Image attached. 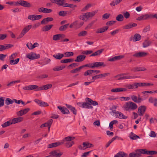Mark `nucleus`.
<instances>
[{
    "label": "nucleus",
    "instance_id": "4",
    "mask_svg": "<svg viewBox=\"0 0 157 157\" xmlns=\"http://www.w3.org/2000/svg\"><path fill=\"white\" fill-rule=\"evenodd\" d=\"M32 26V25H28L24 28L21 33L19 36V38H21L29 31Z\"/></svg>",
    "mask_w": 157,
    "mask_h": 157
},
{
    "label": "nucleus",
    "instance_id": "18",
    "mask_svg": "<svg viewBox=\"0 0 157 157\" xmlns=\"http://www.w3.org/2000/svg\"><path fill=\"white\" fill-rule=\"evenodd\" d=\"M86 56L84 55H80L78 56L75 61L76 62H80L83 61L85 59Z\"/></svg>",
    "mask_w": 157,
    "mask_h": 157
},
{
    "label": "nucleus",
    "instance_id": "53",
    "mask_svg": "<svg viewBox=\"0 0 157 157\" xmlns=\"http://www.w3.org/2000/svg\"><path fill=\"white\" fill-rule=\"evenodd\" d=\"M53 121L52 119H51L49 120L46 123L47 124L48 127V130L49 131H50V129L51 127V125Z\"/></svg>",
    "mask_w": 157,
    "mask_h": 157
},
{
    "label": "nucleus",
    "instance_id": "1",
    "mask_svg": "<svg viewBox=\"0 0 157 157\" xmlns=\"http://www.w3.org/2000/svg\"><path fill=\"white\" fill-rule=\"evenodd\" d=\"M137 107V105L134 102L132 101H128L126 102L124 106V108L127 111L134 110Z\"/></svg>",
    "mask_w": 157,
    "mask_h": 157
},
{
    "label": "nucleus",
    "instance_id": "43",
    "mask_svg": "<svg viewBox=\"0 0 157 157\" xmlns=\"http://www.w3.org/2000/svg\"><path fill=\"white\" fill-rule=\"evenodd\" d=\"M31 90H41V88L36 85H31Z\"/></svg>",
    "mask_w": 157,
    "mask_h": 157
},
{
    "label": "nucleus",
    "instance_id": "2",
    "mask_svg": "<svg viewBox=\"0 0 157 157\" xmlns=\"http://www.w3.org/2000/svg\"><path fill=\"white\" fill-rule=\"evenodd\" d=\"M152 17L155 18L157 19V13L154 15L145 14L142 15L136 18V20L138 21L144 20L148 19L149 18H151Z\"/></svg>",
    "mask_w": 157,
    "mask_h": 157
},
{
    "label": "nucleus",
    "instance_id": "14",
    "mask_svg": "<svg viewBox=\"0 0 157 157\" xmlns=\"http://www.w3.org/2000/svg\"><path fill=\"white\" fill-rule=\"evenodd\" d=\"M57 151L54 150L50 152V154L51 155L52 157H60L63 154L62 152H58Z\"/></svg>",
    "mask_w": 157,
    "mask_h": 157
},
{
    "label": "nucleus",
    "instance_id": "41",
    "mask_svg": "<svg viewBox=\"0 0 157 157\" xmlns=\"http://www.w3.org/2000/svg\"><path fill=\"white\" fill-rule=\"evenodd\" d=\"M130 139L132 140H136L138 138H139V136L136 135L134 134L132 132H131L129 136Z\"/></svg>",
    "mask_w": 157,
    "mask_h": 157
},
{
    "label": "nucleus",
    "instance_id": "62",
    "mask_svg": "<svg viewBox=\"0 0 157 157\" xmlns=\"http://www.w3.org/2000/svg\"><path fill=\"white\" fill-rule=\"evenodd\" d=\"M43 13H48L51 12L52 10L50 9L46 8H44Z\"/></svg>",
    "mask_w": 157,
    "mask_h": 157
},
{
    "label": "nucleus",
    "instance_id": "45",
    "mask_svg": "<svg viewBox=\"0 0 157 157\" xmlns=\"http://www.w3.org/2000/svg\"><path fill=\"white\" fill-rule=\"evenodd\" d=\"M69 25V24H67L65 25H62L59 28V30L61 31H64L66 30L67 29V28L68 25Z\"/></svg>",
    "mask_w": 157,
    "mask_h": 157
},
{
    "label": "nucleus",
    "instance_id": "23",
    "mask_svg": "<svg viewBox=\"0 0 157 157\" xmlns=\"http://www.w3.org/2000/svg\"><path fill=\"white\" fill-rule=\"evenodd\" d=\"M124 56L123 55L118 56H115L112 58H110L109 59V61L111 62H113L117 60L120 59L124 57Z\"/></svg>",
    "mask_w": 157,
    "mask_h": 157
},
{
    "label": "nucleus",
    "instance_id": "50",
    "mask_svg": "<svg viewBox=\"0 0 157 157\" xmlns=\"http://www.w3.org/2000/svg\"><path fill=\"white\" fill-rule=\"evenodd\" d=\"M52 84H47L43 86L42 87H40L41 88V90H47L50 88L52 87Z\"/></svg>",
    "mask_w": 157,
    "mask_h": 157
},
{
    "label": "nucleus",
    "instance_id": "29",
    "mask_svg": "<svg viewBox=\"0 0 157 157\" xmlns=\"http://www.w3.org/2000/svg\"><path fill=\"white\" fill-rule=\"evenodd\" d=\"M103 51V49L99 50L91 54L90 55V56H99L102 52Z\"/></svg>",
    "mask_w": 157,
    "mask_h": 157
},
{
    "label": "nucleus",
    "instance_id": "63",
    "mask_svg": "<svg viewBox=\"0 0 157 157\" xmlns=\"http://www.w3.org/2000/svg\"><path fill=\"white\" fill-rule=\"evenodd\" d=\"M67 14V12L66 11H61L59 12V16H65Z\"/></svg>",
    "mask_w": 157,
    "mask_h": 157
},
{
    "label": "nucleus",
    "instance_id": "6",
    "mask_svg": "<svg viewBox=\"0 0 157 157\" xmlns=\"http://www.w3.org/2000/svg\"><path fill=\"white\" fill-rule=\"evenodd\" d=\"M18 5H20L24 7L29 8L32 6V5L28 2L22 0L18 1Z\"/></svg>",
    "mask_w": 157,
    "mask_h": 157
},
{
    "label": "nucleus",
    "instance_id": "58",
    "mask_svg": "<svg viewBox=\"0 0 157 157\" xmlns=\"http://www.w3.org/2000/svg\"><path fill=\"white\" fill-rule=\"evenodd\" d=\"M52 39L53 40L56 41L60 39L59 34H57L54 35Z\"/></svg>",
    "mask_w": 157,
    "mask_h": 157
},
{
    "label": "nucleus",
    "instance_id": "35",
    "mask_svg": "<svg viewBox=\"0 0 157 157\" xmlns=\"http://www.w3.org/2000/svg\"><path fill=\"white\" fill-rule=\"evenodd\" d=\"M21 82L20 80L12 81L9 82L7 85L8 87H10L14 86L16 83Z\"/></svg>",
    "mask_w": 157,
    "mask_h": 157
},
{
    "label": "nucleus",
    "instance_id": "19",
    "mask_svg": "<svg viewBox=\"0 0 157 157\" xmlns=\"http://www.w3.org/2000/svg\"><path fill=\"white\" fill-rule=\"evenodd\" d=\"M57 107L63 114H67L69 113V111L65 107H62L61 106H58Z\"/></svg>",
    "mask_w": 157,
    "mask_h": 157
},
{
    "label": "nucleus",
    "instance_id": "28",
    "mask_svg": "<svg viewBox=\"0 0 157 157\" xmlns=\"http://www.w3.org/2000/svg\"><path fill=\"white\" fill-rule=\"evenodd\" d=\"M53 26V25H46L42 28V30L44 32L47 31L50 29Z\"/></svg>",
    "mask_w": 157,
    "mask_h": 157
},
{
    "label": "nucleus",
    "instance_id": "44",
    "mask_svg": "<svg viewBox=\"0 0 157 157\" xmlns=\"http://www.w3.org/2000/svg\"><path fill=\"white\" fill-rule=\"evenodd\" d=\"M13 103V100H12L10 98H6L5 100V104L7 105H8L10 104H12Z\"/></svg>",
    "mask_w": 157,
    "mask_h": 157
},
{
    "label": "nucleus",
    "instance_id": "25",
    "mask_svg": "<svg viewBox=\"0 0 157 157\" xmlns=\"http://www.w3.org/2000/svg\"><path fill=\"white\" fill-rule=\"evenodd\" d=\"M128 155L123 151H119L114 157H128Z\"/></svg>",
    "mask_w": 157,
    "mask_h": 157
},
{
    "label": "nucleus",
    "instance_id": "21",
    "mask_svg": "<svg viewBox=\"0 0 157 157\" xmlns=\"http://www.w3.org/2000/svg\"><path fill=\"white\" fill-rule=\"evenodd\" d=\"M137 25V24L135 23H131L125 25L122 27L123 29H130L134 27H136Z\"/></svg>",
    "mask_w": 157,
    "mask_h": 157
},
{
    "label": "nucleus",
    "instance_id": "5",
    "mask_svg": "<svg viewBox=\"0 0 157 157\" xmlns=\"http://www.w3.org/2000/svg\"><path fill=\"white\" fill-rule=\"evenodd\" d=\"M130 98L132 101L136 103H140L143 100V99L138 94V97L134 95H131Z\"/></svg>",
    "mask_w": 157,
    "mask_h": 157
},
{
    "label": "nucleus",
    "instance_id": "57",
    "mask_svg": "<svg viewBox=\"0 0 157 157\" xmlns=\"http://www.w3.org/2000/svg\"><path fill=\"white\" fill-rule=\"evenodd\" d=\"M17 55V53H13L9 57V60L10 61L11 60L14 59Z\"/></svg>",
    "mask_w": 157,
    "mask_h": 157
},
{
    "label": "nucleus",
    "instance_id": "42",
    "mask_svg": "<svg viewBox=\"0 0 157 157\" xmlns=\"http://www.w3.org/2000/svg\"><path fill=\"white\" fill-rule=\"evenodd\" d=\"M140 35L138 34H135L134 36L133 40L134 41L140 40L141 39Z\"/></svg>",
    "mask_w": 157,
    "mask_h": 157
},
{
    "label": "nucleus",
    "instance_id": "47",
    "mask_svg": "<svg viewBox=\"0 0 157 157\" xmlns=\"http://www.w3.org/2000/svg\"><path fill=\"white\" fill-rule=\"evenodd\" d=\"M6 4H9L11 6H18V1L17 2H8L6 3Z\"/></svg>",
    "mask_w": 157,
    "mask_h": 157
},
{
    "label": "nucleus",
    "instance_id": "24",
    "mask_svg": "<svg viewBox=\"0 0 157 157\" xmlns=\"http://www.w3.org/2000/svg\"><path fill=\"white\" fill-rule=\"evenodd\" d=\"M147 53L144 52H139L133 55V56L136 57H144L147 55Z\"/></svg>",
    "mask_w": 157,
    "mask_h": 157
},
{
    "label": "nucleus",
    "instance_id": "20",
    "mask_svg": "<svg viewBox=\"0 0 157 157\" xmlns=\"http://www.w3.org/2000/svg\"><path fill=\"white\" fill-rule=\"evenodd\" d=\"M115 117L117 118H118L121 119H126L127 117L124 115L123 113L120 112H117V114L115 115Z\"/></svg>",
    "mask_w": 157,
    "mask_h": 157
},
{
    "label": "nucleus",
    "instance_id": "64",
    "mask_svg": "<svg viewBox=\"0 0 157 157\" xmlns=\"http://www.w3.org/2000/svg\"><path fill=\"white\" fill-rule=\"evenodd\" d=\"M89 144L90 143L88 142H85L83 143V145L84 146L85 149L86 148H90Z\"/></svg>",
    "mask_w": 157,
    "mask_h": 157
},
{
    "label": "nucleus",
    "instance_id": "60",
    "mask_svg": "<svg viewBox=\"0 0 157 157\" xmlns=\"http://www.w3.org/2000/svg\"><path fill=\"white\" fill-rule=\"evenodd\" d=\"M13 46V45L10 44H6L4 45V48H3V50L7 49L10 48Z\"/></svg>",
    "mask_w": 157,
    "mask_h": 157
},
{
    "label": "nucleus",
    "instance_id": "15",
    "mask_svg": "<svg viewBox=\"0 0 157 157\" xmlns=\"http://www.w3.org/2000/svg\"><path fill=\"white\" fill-rule=\"evenodd\" d=\"M146 109V107L145 106H141L139 107L138 113L140 116H143L144 113Z\"/></svg>",
    "mask_w": 157,
    "mask_h": 157
},
{
    "label": "nucleus",
    "instance_id": "33",
    "mask_svg": "<svg viewBox=\"0 0 157 157\" xmlns=\"http://www.w3.org/2000/svg\"><path fill=\"white\" fill-rule=\"evenodd\" d=\"M53 57L56 59H60L64 57V55L63 54L58 53L56 54H54L53 56Z\"/></svg>",
    "mask_w": 157,
    "mask_h": 157
},
{
    "label": "nucleus",
    "instance_id": "40",
    "mask_svg": "<svg viewBox=\"0 0 157 157\" xmlns=\"http://www.w3.org/2000/svg\"><path fill=\"white\" fill-rule=\"evenodd\" d=\"M74 60L72 59H62L60 61V63H68L72 62L74 61Z\"/></svg>",
    "mask_w": 157,
    "mask_h": 157
},
{
    "label": "nucleus",
    "instance_id": "38",
    "mask_svg": "<svg viewBox=\"0 0 157 157\" xmlns=\"http://www.w3.org/2000/svg\"><path fill=\"white\" fill-rule=\"evenodd\" d=\"M122 0H113L110 3V5L111 6H114L119 4Z\"/></svg>",
    "mask_w": 157,
    "mask_h": 157
},
{
    "label": "nucleus",
    "instance_id": "9",
    "mask_svg": "<svg viewBox=\"0 0 157 157\" xmlns=\"http://www.w3.org/2000/svg\"><path fill=\"white\" fill-rule=\"evenodd\" d=\"M128 74L127 73H125L123 74H121L120 76L121 78H120L119 79H121V80H123L126 79H131L136 78L135 76H125Z\"/></svg>",
    "mask_w": 157,
    "mask_h": 157
},
{
    "label": "nucleus",
    "instance_id": "59",
    "mask_svg": "<svg viewBox=\"0 0 157 157\" xmlns=\"http://www.w3.org/2000/svg\"><path fill=\"white\" fill-rule=\"evenodd\" d=\"M64 54L67 57H71L73 56L74 53L72 52H65Z\"/></svg>",
    "mask_w": 157,
    "mask_h": 157
},
{
    "label": "nucleus",
    "instance_id": "8",
    "mask_svg": "<svg viewBox=\"0 0 157 157\" xmlns=\"http://www.w3.org/2000/svg\"><path fill=\"white\" fill-rule=\"evenodd\" d=\"M42 16L40 15H31L28 16V18L32 21H35L40 19Z\"/></svg>",
    "mask_w": 157,
    "mask_h": 157
},
{
    "label": "nucleus",
    "instance_id": "10",
    "mask_svg": "<svg viewBox=\"0 0 157 157\" xmlns=\"http://www.w3.org/2000/svg\"><path fill=\"white\" fill-rule=\"evenodd\" d=\"M34 101L36 103L40 106L41 107L48 106L49 105L47 102L43 101H42L39 100L37 99H35Z\"/></svg>",
    "mask_w": 157,
    "mask_h": 157
},
{
    "label": "nucleus",
    "instance_id": "22",
    "mask_svg": "<svg viewBox=\"0 0 157 157\" xmlns=\"http://www.w3.org/2000/svg\"><path fill=\"white\" fill-rule=\"evenodd\" d=\"M109 27L107 26H104L102 28L98 29L96 33H103L106 31L108 29Z\"/></svg>",
    "mask_w": 157,
    "mask_h": 157
},
{
    "label": "nucleus",
    "instance_id": "55",
    "mask_svg": "<svg viewBox=\"0 0 157 157\" xmlns=\"http://www.w3.org/2000/svg\"><path fill=\"white\" fill-rule=\"evenodd\" d=\"M64 7H67L70 8H75L77 6L76 5L65 3L64 5Z\"/></svg>",
    "mask_w": 157,
    "mask_h": 157
},
{
    "label": "nucleus",
    "instance_id": "36",
    "mask_svg": "<svg viewBox=\"0 0 157 157\" xmlns=\"http://www.w3.org/2000/svg\"><path fill=\"white\" fill-rule=\"evenodd\" d=\"M151 44V42L147 40H145L143 43V47L146 48L149 46Z\"/></svg>",
    "mask_w": 157,
    "mask_h": 157
},
{
    "label": "nucleus",
    "instance_id": "56",
    "mask_svg": "<svg viewBox=\"0 0 157 157\" xmlns=\"http://www.w3.org/2000/svg\"><path fill=\"white\" fill-rule=\"evenodd\" d=\"M82 68L84 67H88L92 68H93V63L89 64H86L85 65L81 66Z\"/></svg>",
    "mask_w": 157,
    "mask_h": 157
},
{
    "label": "nucleus",
    "instance_id": "32",
    "mask_svg": "<svg viewBox=\"0 0 157 157\" xmlns=\"http://www.w3.org/2000/svg\"><path fill=\"white\" fill-rule=\"evenodd\" d=\"M65 67L64 65H61L60 66H56L53 68V70L54 71H58L62 70Z\"/></svg>",
    "mask_w": 157,
    "mask_h": 157
},
{
    "label": "nucleus",
    "instance_id": "13",
    "mask_svg": "<svg viewBox=\"0 0 157 157\" xmlns=\"http://www.w3.org/2000/svg\"><path fill=\"white\" fill-rule=\"evenodd\" d=\"M98 12L97 10L93 11L92 12H87L85 13L86 19H88L90 18L93 17Z\"/></svg>",
    "mask_w": 157,
    "mask_h": 157
},
{
    "label": "nucleus",
    "instance_id": "30",
    "mask_svg": "<svg viewBox=\"0 0 157 157\" xmlns=\"http://www.w3.org/2000/svg\"><path fill=\"white\" fill-rule=\"evenodd\" d=\"M73 27H75L76 29H78L80 28V26H78V21H76L71 24L70 25V28H72Z\"/></svg>",
    "mask_w": 157,
    "mask_h": 157
},
{
    "label": "nucleus",
    "instance_id": "46",
    "mask_svg": "<svg viewBox=\"0 0 157 157\" xmlns=\"http://www.w3.org/2000/svg\"><path fill=\"white\" fill-rule=\"evenodd\" d=\"M12 124L11 121H7L2 124L3 128H5Z\"/></svg>",
    "mask_w": 157,
    "mask_h": 157
},
{
    "label": "nucleus",
    "instance_id": "12",
    "mask_svg": "<svg viewBox=\"0 0 157 157\" xmlns=\"http://www.w3.org/2000/svg\"><path fill=\"white\" fill-rule=\"evenodd\" d=\"M53 3H55L59 6H62L64 7L65 4V0H50Z\"/></svg>",
    "mask_w": 157,
    "mask_h": 157
},
{
    "label": "nucleus",
    "instance_id": "26",
    "mask_svg": "<svg viewBox=\"0 0 157 157\" xmlns=\"http://www.w3.org/2000/svg\"><path fill=\"white\" fill-rule=\"evenodd\" d=\"M66 105L74 114L76 115L77 114V110L75 107H73L71 105H70L66 104Z\"/></svg>",
    "mask_w": 157,
    "mask_h": 157
},
{
    "label": "nucleus",
    "instance_id": "27",
    "mask_svg": "<svg viewBox=\"0 0 157 157\" xmlns=\"http://www.w3.org/2000/svg\"><path fill=\"white\" fill-rule=\"evenodd\" d=\"M23 118L22 117H18L13 118L11 121L12 124H15L16 123L21 122L23 120Z\"/></svg>",
    "mask_w": 157,
    "mask_h": 157
},
{
    "label": "nucleus",
    "instance_id": "52",
    "mask_svg": "<svg viewBox=\"0 0 157 157\" xmlns=\"http://www.w3.org/2000/svg\"><path fill=\"white\" fill-rule=\"evenodd\" d=\"M74 144V142L73 141H71V142H67L65 143V145L66 147H71Z\"/></svg>",
    "mask_w": 157,
    "mask_h": 157
},
{
    "label": "nucleus",
    "instance_id": "48",
    "mask_svg": "<svg viewBox=\"0 0 157 157\" xmlns=\"http://www.w3.org/2000/svg\"><path fill=\"white\" fill-rule=\"evenodd\" d=\"M116 20L119 21H121L124 20V17L122 14L118 15L116 17Z\"/></svg>",
    "mask_w": 157,
    "mask_h": 157
},
{
    "label": "nucleus",
    "instance_id": "17",
    "mask_svg": "<svg viewBox=\"0 0 157 157\" xmlns=\"http://www.w3.org/2000/svg\"><path fill=\"white\" fill-rule=\"evenodd\" d=\"M127 90V89L125 88H118L112 89L111 90V91L113 92L117 93L121 92L126 91Z\"/></svg>",
    "mask_w": 157,
    "mask_h": 157
},
{
    "label": "nucleus",
    "instance_id": "39",
    "mask_svg": "<svg viewBox=\"0 0 157 157\" xmlns=\"http://www.w3.org/2000/svg\"><path fill=\"white\" fill-rule=\"evenodd\" d=\"M93 108V106L90 104L86 102H84L83 108L86 109H92Z\"/></svg>",
    "mask_w": 157,
    "mask_h": 157
},
{
    "label": "nucleus",
    "instance_id": "61",
    "mask_svg": "<svg viewBox=\"0 0 157 157\" xmlns=\"http://www.w3.org/2000/svg\"><path fill=\"white\" fill-rule=\"evenodd\" d=\"M93 52L92 50H86L83 51L82 53L84 55H89L91 54Z\"/></svg>",
    "mask_w": 157,
    "mask_h": 157
},
{
    "label": "nucleus",
    "instance_id": "3",
    "mask_svg": "<svg viewBox=\"0 0 157 157\" xmlns=\"http://www.w3.org/2000/svg\"><path fill=\"white\" fill-rule=\"evenodd\" d=\"M26 57L31 60H34L39 59L40 57L39 54H36L34 52H30L27 54Z\"/></svg>",
    "mask_w": 157,
    "mask_h": 157
},
{
    "label": "nucleus",
    "instance_id": "31",
    "mask_svg": "<svg viewBox=\"0 0 157 157\" xmlns=\"http://www.w3.org/2000/svg\"><path fill=\"white\" fill-rule=\"evenodd\" d=\"M146 69L144 68H142L140 67H136L133 68L131 70V71H133L134 72L144 71Z\"/></svg>",
    "mask_w": 157,
    "mask_h": 157
},
{
    "label": "nucleus",
    "instance_id": "54",
    "mask_svg": "<svg viewBox=\"0 0 157 157\" xmlns=\"http://www.w3.org/2000/svg\"><path fill=\"white\" fill-rule=\"evenodd\" d=\"M87 34V32L86 31H83L80 32L78 34L79 36H85Z\"/></svg>",
    "mask_w": 157,
    "mask_h": 157
},
{
    "label": "nucleus",
    "instance_id": "7",
    "mask_svg": "<svg viewBox=\"0 0 157 157\" xmlns=\"http://www.w3.org/2000/svg\"><path fill=\"white\" fill-rule=\"evenodd\" d=\"M140 151L142 154H146L148 155H153L157 154V151H148L146 149H142L140 150Z\"/></svg>",
    "mask_w": 157,
    "mask_h": 157
},
{
    "label": "nucleus",
    "instance_id": "37",
    "mask_svg": "<svg viewBox=\"0 0 157 157\" xmlns=\"http://www.w3.org/2000/svg\"><path fill=\"white\" fill-rule=\"evenodd\" d=\"M75 138V137H74L67 136L65 137L61 141H64V143L65 141L70 142V141H71L72 140L74 139Z\"/></svg>",
    "mask_w": 157,
    "mask_h": 157
},
{
    "label": "nucleus",
    "instance_id": "16",
    "mask_svg": "<svg viewBox=\"0 0 157 157\" xmlns=\"http://www.w3.org/2000/svg\"><path fill=\"white\" fill-rule=\"evenodd\" d=\"M64 144V141L61 142H56L49 144L48 146V148H51L57 147L59 145H61Z\"/></svg>",
    "mask_w": 157,
    "mask_h": 157
},
{
    "label": "nucleus",
    "instance_id": "49",
    "mask_svg": "<svg viewBox=\"0 0 157 157\" xmlns=\"http://www.w3.org/2000/svg\"><path fill=\"white\" fill-rule=\"evenodd\" d=\"M82 69V67H81V66L78 68H77L71 70L70 71V72H71V73H76L77 72L79 71H80V70Z\"/></svg>",
    "mask_w": 157,
    "mask_h": 157
},
{
    "label": "nucleus",
    "instance_id": "51",
    "mask_svg": "<svg viewBox=\"0 0 157 157\" xmlns=\"http://www.w3.org/2000/svg\"><path fill=\"white\" fill-rule=\"evenodd\" d=\"M19 59V58H17L15 60L14 59L11 60L10 61V63L11 64H16L18 63Z\"/></svg>",
    "mask_w": 157,
    "mask_h": 157
},
{
    "label": "nucleus",
    "instance_id": "11",
    "mask_svg": "<svg viewBox=\"0 0 157 157\" xmlns=\"http://www.w3.org/2000/svg\"><path fill=\"white\" fill-rule=\"evenodd\" d=\"M93 68H98L102 66L103 67L105 66V65L104 63L102 62H98L93 63Z\"/></svg>",
    "mask_w": 157,
    "mask_h": 157
},
{
    "label": "nucleus",
    "instance_id": "34",
    "mask_svg": "<svg viewBox=\"0 0 157 157\" xmlns=\"http://www.w3.org/2000/svg\"><path fill=\"white\" fill-rule=\"evenodd\" d=\"M86 99L87 101L90 102L91 104L94 106L97 105H98V103L97 101H93L90 98H86Z\"/></svg>",
    "mask_w": 157,
    "mask_h": 157
}]
</instances>
